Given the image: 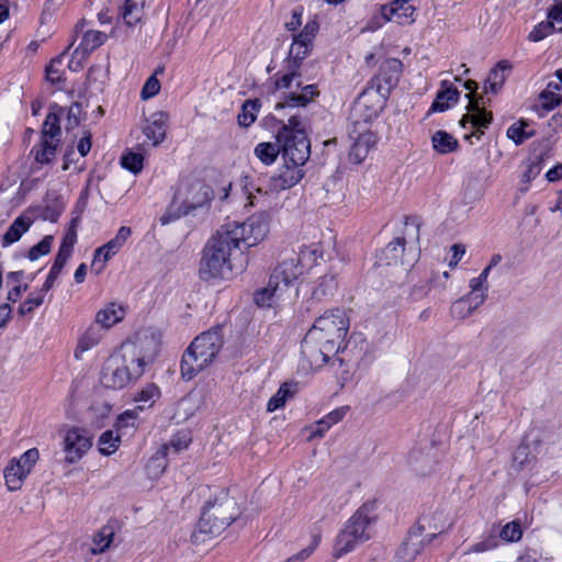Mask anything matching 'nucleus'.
<instances>
[{"mask_svg":"<svg viewBox=\"0 0 562 562\" xmlns=\"http://www.w3.org/2000/svg\"><path fill=\"white\" fill-rule=\"evenodd\" d=\"M446 519L443 513L435 510L431 513L423 514L416 525L413 527L415 532L420 533L427 539V542H431L437 535H439L445 528Z\"/></svg>","mask_w":562,"mask_h":562,"instance_id":"obj_19","label":"nucleus"},{"mask_svg":"<svg viewBox=\"0 0 562 562\" xmlns=\"http://www.w3.org/2000/svg\"><path fill=\"white\" fill-rule=\"evenodd\" d=\"M170 454V447H161L147 463V472L150 476H159L167 468L166 458Z\"/></svg>","mask_w":562,"mask_h":562,"instance_id":"obj_39","label":"nucleus"},{"mask_svg":"<svg viewBox=\"0 0 562 562\" xmlns=\"http://www.w3.org/2000/svg\"><path fill=\"white\" fill-rule=\"evenodd\" d=\"M237 517L236 503L225 496L214 502H209L202 510L192 538L194 541H205L201 535L215 537L221 535Z\"/></svg>","mask_w":562,"mask_h":562,"instance_id":"obj_7","label":"nucleus"},{"mask_svg":"<svg viewBox=\"0 0 562 562\" xmlns=\"http://www.w3.org/2000/svg\"><path fill=\"white\" fill-rule=\"evenodd\" d=\"M46 293L47 292H43L41 289L37 293L30 294V296L20 305L19 314L21 316L31 314L36 307L43 304Z\"/></svg>","mask_w":562,"mask_h":562,"instance_id":"obj_50","label":"nucleus"},{"mask_svg":"<svg viewBox=\"0 0 562 562\" xmlns=\"http://www.w3.org/2000/svg\"><path fill=\"white\" fill-rule=\"evenodd\" d=\"M235 235H229L223 225L204 247L200 263V277L203 280L228 279L233 273L232 258L241 254Z\"/></svg>","mask_w":562,"mask_h":562,"instance_id":"obj_4","label":"nucleus"},{"mask_svg":"<svg viewBox=\"0 0 562 562\" xmlns=\"http://www.w3.org/2000/svg\"><path fill=\"white\" fill-rule=\"evenodd\" d=\"M53 236H45L38 244L31 247L29 250V259L31 261L37 260L41 256L47 255L50 251Z\"/></svg>","mask_w":562,"mask_h":562,"instance_id":"obj_54","label":"nucleus"},{"mask_svg":"<svg viewBox=\"0 0 562 562\" xmlns=\"http://www.w3.org/2000/svg\"><path fill=\"white\" fill-rule=\"evenodd\" d=\"M159 389L155 384H148L137 392L134 398L136 402L148 403V406H151L155 398L159 396Z\"/></svg>","mask_w":562,"mask_h":562,"instance_id":"obj_56","label":"nucleus"},{"mask_svg":"<svg viewBox=\"0 0 562 562\" xmlns=\"http://www.w3.org/2000/svg\"><path fill=\"white\" fill-rule=\"evenodd\" d=\"M349 138L352 145L349 150V160L353 164H361L368 156L370 149L376 143V136L370 131L369 126L363 128H350Z\"/></svg>","mask_w":562,"mask_h":562,"instance_id":"obj_13","label":"nucleus"},{"mask_svg":"<svg viewBox=\"0 0 562 562\" xmlns=\"http://www.w3.org/2000/svg\"><path fill=\"white\" fill-rule=\"evenodd\" d=\"M40 458L36 448L29 449L20 458H13L3 470L9 491H19Z\"/></svg>","mask_w":562,"mask_h":562,"instance_id":"obj_12","label":"nucleus"},{"mask_svg":"<svg viewBox=\"0 0 562 562\" xmlns=\"http://www.w3.org/2000/svg\"><path fill=\"white\" fill-rule=\"evenodd\" d=\"M271 213L268 211L257 213L248 218L247 222H228L223 225L229 235H235L237 245H245L246 248L256 246L263 240L270 229Z\"/></svg>","mask_w":562,"mask_h":562,"instance_id":"obj_9","label":"nucleus"},{"mask_svg":"<svg viewBox=\"0 0 562 562\" xmlns=\"http://www.w3.org/2000/svg\"><path fill=\"white\" fill-rule=\"evenodd\" d=\"M349 329V321L340 308L325 312L315 322L308 330L314 337L319 338L321 342L326 344L329 349L340 350L345 337Z\"/></svg>","mask_w":562,"mask_h":562,"instance_id":"obj_8","label":"nucleus"},{"mask_svg":"<svg viewBox=\"0 0 562 562\" xmlns=\"http://www.w3.org/2000/svg\"><path fill=\"white\" fill-rule=\"evenodd\" d=\"M318 31H319L318 22L315 19L310 20L304 25L303 30L293 36V40L297 41L299 43H303V44L313 46V41H314L315 36L317 35Z\"/></svg>","mask_w":562,"mask_h":562,"instance_id":"obj_46","label":"nucleus"},{"mask_svg":"<svg viewBox=\"0 0 562 562\" xmlns=\"http://www.w3.org/2000/svg\"><path fill=\"white\" fill-rule=\"evenodd\" d=\"M450 313L454 318L464 319L473 313V307H471L469 299L462 297L452 303Z\"/></svg>","mask_w":562,"mask_h":562,"instance_id":"obj_51","label":"nucleus"},{"mask_svg":"<svg viewBox=\"0 0 562 562\" xmlns=\"http://www.w3.org/2000/svg\"><path fill=\"white\" fill-rule=\"evenodd\" d=\"M554 30L553 22L549 19L537 24L529 33L528 38L531 42H539L551 34Z\"/></svg>","mask_w":562,"mask_h":562,"instance_id":"obj_52","label":"nucleus"},{"mask_svg":"<svg viewBox=\"0 0 562 562\" xmlns=\"http://www.w3.org/2000/svg\"><path fill=\"white\" fill-rule=\"evenodd\" d=\"M379 101L373 102L368 97H360L350 111V128H363L368 126L380 114Z\"/></svg>","mask_w":562,"mask_h":562,"instance_id":"obj_14","label":"nucleus"},{"mask_svg":"<svg viewBox=\"0 0 562 562\" xmlns=\"http://www.w3.org/2000/svg\"><path fill=\"white\" fill-rule=\"evenodd\" d=\"M114 530L111 526H103L92 539L93 546L90 551L92 554L103 553L113 542Z\"/></svg>","mask_w":562,"mask_h":562,"instance_id":"obj_37","label":"nucleus"},{"mask_svg":"<svg viewBox=\"0 0 562 562\" xmlns=\"http://www.w3.org/2000/svg\"><path fill=\"white\" fill-rule=\"evenodd\" d=\"M431 143L434 149L441 155L456 151L459 146L458 140L446 131L435 132L431 136Z\"/></svg>","mask_w":562,"mask_h":562,"instance_id":"obj_31","label":"nucleus"},{"mask_svg":"<svg viewBox=\"0 0 562 562\" xmlns=\"http://www.w3.org/2000/svg\"><path fill=\"white\" fill-rule=\"evenodd\" d=\"M67 258H65L64 256H58L56 255L55 257V260H54V263L50 268V271L46 278V281L44 282L43 286H42V291L43 292H48L53 285H54V282L56 281V279L58 278V276L60 274L63 268L65 267L66 262H67Z\"/></svg>","mask_w":562,"mask_h":562,"instance_id":"obj_47","label":"nucleus"},{"mask_svg":"<svg viewBox=\"0 0 562 562\" xmlns=\"http://www.w3.org/2000/svg\"><path fill=\"white\" fill-rule=\"evenodd\" d=\"M402 68L403 64L397 58H389L381 64L379 74L373 79L379 93L389 92L397 85Z\"/></svg>","mask_w":562,"mask_h":562,"instance_id":"obj_17","label":"nucleus"},{"mask_svg":"<svg viewBox=\"0 0 562 562\" xmlns=\"http://www.w3.org/2000/svg\"><path fill=\"white\" fill-rule=\"evenodd\" d=\"M376 510V501H368L355 512L336 537L333 552L335 558L349 553L371 538L370 528L378 519Z\"/></svg>","mask_w":562,"mask_h":562,"instance_id":"obj_6","label":"nucleus"},{"mask_svg":"<svg viewBox=\"0 0 562 562\" xmlns=\"http://www.w3.org/2000/svg\"><path fill=\"white\" fill-rule=\"evenodd\" d=\"M166 122L167 115L162 112H156L150 116L143 128V133L146 136V142L143 143L144 146L148 143L156 147L164 142L167 131Z\"/></svg>","mask_w":562,"mask_h":562,"instance_id":"obj_22","label":"nucleus"},{"mask_svg":"<svg viewBox=\"0 0 562 562\" xmlns=\"http://www.w3.org/2000/svg\"><path fill=\"white\" fill-rule=\"evenodd\" d=\"M99 451L104 456L114 453L120 443V437L115 436L113 430L104 431L99 438Z\"/></svg>","mask_w":562,"mask_h":562,"instance_id":"obj_44","label":"nucleus"},{"mask_svg":"<svg viewBox=\"0 0 562 562\" xmlns=\"http://www.w3.org/2000/svg\"><path fill=\"white\" fill-rule=\"evenodd\" d=\"M60 64L61 60L58 57L53 59L50 64L46 67V79L53 85H57L65 81L63 71H60V69L57 67V65Z\"/></svg>","mask_w":562,"mask_h":562,"instance_id":"obj_57","label":"nucleus"},{"mask_svg":"<svg viewBox=\"0 0 562 562\" xmlns=\"http://www.w3.org/2000/svg\"><path fill=\"white\" fill-rule=\"evenodd\" d=\"M531 459L530 446L527 442V438H525L521 443L515 449L513 453V462L517 464L519 468L529 463Z\"/></svg>","mask_w":562,"mask_h":562,"instance_id":"obj_53","label":"nucleus"},{"mask_svg":"<svg viewBox=\"0 0 562 562\" xmlns=\"http://www.w3.org/2000/svg\"><path fill=\"white\" fill-rule=\"evenodd\" d=\"M420 459H423L420 453L414 452L411 454L409 462H411L414 471H416L417 473H419L422 475H425L431 470V464H430L429 460H427V462H426L427 464H425L424 460H420Z\"/></svg>","mask_w":562,"mask_h":562,"instance_id":"obj_61","label":"nucleus"},{"mask_svg":"<svg viewBox=\"0 0 562 562\" xmlns=\"http://www.w3.org/2000/svg\"><path fill=\"white\" fill-rule=\"evenodd\" d=\"M301 351L303 358L308 362L312 369L322 368L331 357H335L331 366L336 363H338L340 368L345 366V360L340 357H336L338 353L337 350L334 348L329 349L326 344L321 342L319 338L314 337V335L308 331L301 342Z\"/></svg>","mask_w":562,"mask_h":562,"instance_id":"obj_11","label":"nucleus"},{"mask_svg":"<svg viewBox=\"0 0 562 562\" xmlns=\"http://www.w3.org/2000/svg\"><path fill=\"white\" fill-rule=\"evenodd\" d=\"M296 391H297V383H295V382L283 383L280 386V389L278 390V392L269 400V402L267 404V411L274 412V411L281 408L285 404L288 397H292Z\"/></svg>","mask_w":562,"mask_h":562,"instance_id":"obj_33","label":"nucleus"},{"mask_svg":"<svg viewBox=\"0 0 562 562\" xmlns=\"http://www.w3.org/2000/svg\"><path fill=\"white\" fill-rule=\"evenodd\" d=\"M187 214L182 213V205L176 204L173 206L170 205V209L160 217V223L162 225H167L181 216H186Z\"/></svg>","mask_w":562,"mask_h":562,"instance_id":"obj_62","label":"nucleus"},{"mask_svg":"<svg viewBox=\"0 0 562 562\" xmlns=\"http://www.w3.org/2000/svg\"><path fill=\"white\" fill-rule=\"evenodd\" d=\"M101 337L102 334L100 329L95 326H90L78 342L77 349L75 351L76 357H79V352H85L97 346L100 342Z\"/></svg>","mask_w":562,"mask_h":562,"instance_id":"obj_41","label":"nucleus"},{"mask_svg":"<svg viewBox=\"0 0 562 562\" xmlns=\"http://www.w3.org/2000/svg\"><path fill=\"white\" fill-rule=\"evenodd\" d=\"M77 240V218H74L70 222V226L66 234L63 237V241L59 246L58 256H64L65 258H69L72 252L74 245Z\"/></svg>","mask_w":562,"mask_h":562,"instance_id":"obj_42","label":"nucleus"},{"mask_svg":"<svg viewBox=\"0 0 562 562\" xmlns=\"http://www.w3.org/2000/svg\"><path fill=\"white\" fill-rule=\"evenodd\" d=\"M41 134L42 139L50 140H54L56 136L60 135L59 115L57 113L50 111L46 115Z\"/></svg>","mask_w":562,"mask_h":562,"instance_id":"obj_43","label":"nucleus"},{"mask_svg":"<svg viewBox=\"0 0 562 562\" xmlns=\"http://www.w3.org/2000/svg\"><path fill=\"white\" fill-rule=\"evenodd\" d=\"M303 166L284 161L278 173L271 178V187L278 191L294 187L304 177Z\"/></svg>","mask_w":562,"mask_h":562,"instance_id":"obj_20","label":"nucleus"},{"mask_svg":"<svg viewBox=\"0 0 562 562\" xmlns=\"http://www.w3.org/2000/svg\"><path fill=\"white\" fill-rule=\"evenodd\" d=\"M316 252V249L304 247L300 252H292L284 257L272 270L267 286L255 292V303L258 306L271 307L274 303L297 296L299 289L294 285L303 272V261L306 257H314L313 260H315Z\"/></svg>","mask_w":562,"mask_h":562,"instance_id":"obj_2","label":"nucleus"},{"mask_svg":"<svg viewBox=\"0 0 562 562\" xmlns=\"http://www.w3.org/2000/svg\"><path fill=\"white\" fill-rule=\"evenodd\" d=\"M522 536L521 525L517 520L507 522L499 530L498 537L506 542H515L520 540Z\"/></svg>","mask_w":562,"mask_h":562,"instance_id":"obj_48","label":"nucleus"},{"mask_svg":"<svg viewBox=\"0 0 562 562\" xmlns=\"http://www.w3.org/2000/svg\"><path fill=\"white\" fill-rule=\"evenodd\" d=\"M279 154H281V146L278 142L276 144L262 142L255 148L256 157L265 165L273 164Z\"/></svg>","mask_w":562,"mask_h":562,"instance_id":"obj_38","label":"nucleus"},{"mask_svg":"<svg viewBox=\"0 0 562 562\" xmlns=\"http://www.w3.org/2000/svg\"><path fill=\"white\" fill-rule=\"evenodd\" d=\"M526 125L525 122H521L520 126H517L516 124L512 125L507 130V136L516 145L522 144L526 139L530 138V134H527V131H525L524 126Z\"/></svg>","mask_w":562,"mask_h":562,"instance_id":"obj_59","label":"nucleus"},{"mask_svg":"<svg viewBox=\"0 0 562 562\" xmlns=\"http://www.w3.org/2000/svg\"><path fill=\"white\" fill-rule=\"evenodd\" d=\"M512 69V65L507 60H501L497 65L490 71L487 79L484 83V92L485 93H497L505 80L507 75L505 71H509Z\"/></svg>","mask_w":562,"mask_h":562,"instance_id":"obj_26","label":"nucleus"},{"mask_svg":"<svg viewBox=\"0 0 562 562\" xmlns=\"http://www.w3.org/2000/svg\"><path fill=\"white\" fill-rule=\"evenodd\" d=\"M311 49L312 46L299 43L297 41L293 40V43L290 47L289 56L285 60L286 64L300 69L302 61L310 55Z\"/></svg>","mask_w":562,"mask_h":562,"instance_id":"obj_40","label":"nucleus"},{"mask_svg":"<svg viewBox=\"0 0 562 562\" xmlns=\"http://www.w3.org/2000/svg\"><path fill=\"white\" fill-rule=\"evenodd\" d=\"M106 40V34L100 31H87L83 34L80 45L75 49L72 58L86 59L94 49L100 47Z\"/></svg>","mask_w":562,"mask_h":562,"instance_id":"obj_25","label":"nucleus"},{"mask_svg":"<svg viewBox=\"0 0 562 562\" xmlns=\"http://www.w3.org/2000/svg\"><path fill=\"white\" fill-rule=\"evenodd\" d=\"M224 344L222 327L216 326L196 336L181 359V375L187 381L207 368L217 357Z\"/></svg>","mask_w":562,"mask_h":562,"instance_id":"obj_5","label":"nucleus"},{"mask_svg":"<svg viewBox=\"0 0 562 562\" xmlns=\"http://www.w3.org/2000/svg\"><path fill=\"white\" fill-rule=\"evenodd\" d=\"M338 286L336 276L329 271L318 277L312 283L310 304L326 301L334 295Z\"/></svg>","mask_w":562,"mask_h":562,"instance_id":"obj_21","label":"nucleus"},{"mask_svg":"<svg viewBox=\"0 0 562 562\" xmlns=\"http://www.w3.org/2000/svg\"><path fill=\"white\" fill-rule=\"evenodd\" d=\"M131 235V227L122 226L112 239H110L103 246L99 247V252H104V262L110 260L112 256L119 252V250L123 247Z\"/></svg>","mask_w":562,"mask_h":562,"instance_id":"obj_29","label":"nucleus"},{"mask_svg":"<svg viewBox=\"0 0 562 562\" xmlns=\"http://www.w3.org/2000/svg\"><path fill=\"white\" fill-rule=\"evenodd\" d=\"M144 0H125L122 18L128 26L136 25L143 16Z\"/></svg>","mask_w":562,"mask_h":562,"instance_id":"obj_36","label":"nucleus"},{"mask_svg":"<svg viewBox=\"0 0 562 562\" xmlns=\"http://www.w3.org/2000/svg\"><path fill=\"white\" fill-rule=\"evenodd\" d=\"M300 92L285 93L282 101L276 104L277 111L290 110L286 124L277 131V142L281 146L282 158L286 164L305 165L311 155V143L305 132V123L297 113H292L296 108H305L318 97L316 85L301 87Z\"/></svg>","mask_w":562,"mask_h":562,"instance_id":"obj_1","label":"nucleus"},{"mask_svg":"<svg viewBox=\"0 0 562 562\" xmlns=\"http://www.w3.org/2000/svg\"><path fill=\"white\" fill-rule=\"evenodd\" d=\"M447 81L442 82L443 89L437 92L436 99L434 100L430 112H443L450 108V103H456L459 99L460 92L458 89L452 87H446Z\"/></svg>","mask_w":562,"mask_h":562,"instance_id":"obj_30","label":"nucleus"},{"mask_svg":"<svg viewBox=\"0 0 562 562\" xmlns=\"http://www.w3.org/2000/svg\"><path fill=\"white\" fill-rule=\"evenodd\" d=\"M212 200V190L198 179H183L175 191L171 206L182 205V213L190 214Z\"/></svg>","mask_w":562,"mask_h":562,"instance_id":"obj_10","label":"nucleus"},{"mask_svg":"<svg viewBox=\"0 0 562 562\" xmlns=\"http://www.w3.org/2000/svg\"><path fill=\"white\" fill-rule=\"evenodd\" d=\"M57 143L50 139H40V143L32 148V154L38 164H49L56 155Z\"/></svg>","mask_w":562,"mask_h":562,"instance_id":"obj_34","label":"nucleus"},{"mask_svg":"<svg viewBox=\"0 0 562 562\" xmlns=\"http://www.w3.org/2000/svg\"><path fill=\"white\" fill-rule=\"evenodd\" d=\"M261 108L259 99L247 100L241 105V110L237 115V123L241 127L250 126L257 119V112Z\"/></svg>","mask_w":562,"mask_h":562,"instance_id":"obj_35","label":"nucleus"},{"mask_svg":"<svg viewBox=\"0 0 562 562\" xmlns=\"http://www.w3.org/2000/svg\"><path fill=\"white\" fill-rule=\"evenodd\" d=\"M286 72L283 75L276 74L274 75V89H289L292 87L293 81L299 78L301 75L299 72L300 69L294 68L293 66L286 64L285 66Z\"/></svg>","mask_w":562,"mask_h":562,"instance_id":"obj_45","label":"nucleus"},{"mask_svg":"<svg viewBox=\"0 0 562 562\" xmlns=\"http://www.w3.org/2000/svg\"><path fill=\"white\" fill-rule=\"evenodd\" d=\"M159 90H160V82L155 77V75H153L146 80V82L142 89V98L145 100L153 98L159 92Z\"/></svg>","mask_w":562,"mask_h":562,"instance_id":"obj_60","label":"nucleus"},{"mask_svg":"<svg viewBox=\"0 0 562 562\" xmlns=\"http://www.w3.org/2000/svg\"><path fill=\"white\" fill-rule=\"evenodd\" d=\"M144 340L125 341L105 361L101 382L105 387L123 389L139 379L151 357L144 352Z\"/></svg>","mask_w":562,"mask_h":562,"instance_id":"obj_3","label":"nucleus"},{"mask_svg":"<svg viewBox=\"0 0 562 562\" xmlns=\"http://www.w3.org/2000/svg\"><path fill=\"white\" fill-rule=\"evenodd\" d=\"M190 442L191 438L188 434H177L171 438L169 443L164 445L162 447H170V452L179 453L180 451L187 449Z\"/></svg>","mask_w":562,"mask_h":562,"instance_id":"obj_58","label":"nucleus"},{"mask_svg":"<svg viewBox=\"0 0 562 562\" xmlns=\"http://www.w3.org/2000/svg\"><path fill=\"white\" fill-rule=\"evenodd\" d=\"M429 542H427L425 537L418 532H415V530L412 528L408 532V537L397 550L396 557L402 562H411L424 550L425 546Z\"/></svg>","mask_w":562,"mask_h":562,"instance_id":"obj_23","label":"nucleus"},{"mask_svg":"<svg viewBox=\"0 0 562 562\" xmlns=\"http://www.w3.org/2000/svg\"><path fill=\"white\" fill-rule=\"evenodd\" d=\"M33 221L26 215L18 216L2 236V247H8L18 241L29 231Z\"/></svg>","mask_w":562,"mask_h":562,"instance_id":"obj_27","label":"nucleus"},{"mask_svg":"<svg viewBox=\"0 0 562 562\" xmlns=\"http://www.w3.org/2000/svg\"><path fill=\"white\" fill-rule=\"evenodd\" d=\"M488 273H490V268H485L477 278L471 280L470 286L473 292H479V291L486 292L487 291L486 280H487Z\"/></svg>","mask_w":562,"mask_h":562,"instance_id":"obj_63","label":"nucleus"},{"mask_svg":"<svg viewBox=\"0 0 562 562\" xmlns=\"http://www.w3.org/2000/svg\"><path fill=\"white\" fill-rule=\"evenodd\" d=\"M468 110L472 113H467L462 116L460 124L463 128L467 127V124H471L472 127L475 128L470 135H465L467 139H470L472 136L477 139L483 135V131L481 128H486L492 122V113L486 112L481 109L480 100H471L469 101Z\"/></svg>","mask_w":562,"mask_h":562,"instance_id":"obj_16","label":"nucleus"},{"mask_svg":"<svg viewBox=\"0 0 562 562\" xmlns=\"http://www.w3.org/2000/svg\"><path fill=\"white\" fill-rule=\"evenodd\" d=\"M542 157L536 156L533 159L526 161V170L522 173V181L529 183L533 180L541 171Z\"/></svg>","mask_w":562,"mask_h":562,"instance_id":"obj_55","label":"nucleus"},{"mask_svg":"<svg viewBox=\"0 0 562 562\" xmlns=\"http://www.w3.org/2000/svg\"><path fill=\"white\" fill-rule=\"evenodd\" d=\"M80 111H81V105L80 103L78 102H74L69 110H68V115H67V130L68 128H74L76 126L79 125V114H80Z\"/></svg>","mask_w":562,"mask_h":562,"instance_id":"obj_64","label":"nucleus"},{"mask_svg":"<svg viewBox=\"0 0 562 562\" xmlns=\"http://www.w3.org/2000/svg\"><path fill=\"white\" fill-rule=\"evenodd\" d=\"M64 443L65 460L68 463H75L80 460L91 447V440L86 435V431L75 427L67 431Z\"/></svg>","mask_w":562,"mask_h":562,"instance_id":"obj_15","label":"nucleus"},{"mask_svg":"<svg viewBox=\"0 0 562 562\" xmlns=\"http://www.w3.org/2000/svg\"><path fill=\"white\" fill-rule=\"evenodd\" d=\"M415 7L409 4V0H393L389 4L381 5L382 20H394L398 24L413 23L415 21Z\"/></svg>","mask_w":562,"mask_h":562,"instance_id":"obj_18","label":"nucleus"},{"mask_svg":"<svg viewBox=\"0 0 562 562\" xmlns=\"http://www.w3.org/2000/svg\"><path fill=\"white\" fill-rule=\"evenodd\" d=\"M143 162L144 156L140 153L128 151L121 158L122 166L133 173H138L142 171L144 167Z\"/></svg>","mask_w":562,"mask_h":562,"instance_id":"obj_49","label":"nucleus"},{"mask_svg":"<svg viewBox=\"0 0 562 562\" xmlns=\"http://www.w3.org/2000/svg\"><path fill=\"white\" fill-rule=\"evenodd\" d=\"M406 240L404 237H396L382 249L379 260L386 266L404 265Z\"/></svg>","mask_w":562,"mask_h":562,"instance_id":"obj_24","label":"nucleus"},{"mask_svg":"<svg viewBox=\"0 0 562 562\" xmlns=\"http://www.w3.org/2000/svg\"><path fill=\"white\" fill-rule=\"evenodd\" d=\"M562 87L558 82H549L547 88L540 93L541 106L550 111L558 106L562 101Z\"/></svg>","mask_w":562,"mask_h":562,"instance_id":"obj_32","label":"nucleus"},{"mask_svg":"<svg viewBox=\"0 0 562 562\" xmlns=\"http://www.w3.org/2000/svg\"><path fill=\"white\" fill-rule=\"evenodd\" d=\"M125 311L123 306L112 302L109 303L103 310H100L95 315V323L102 328H110L124 318Z\"/></svg>","mask_w":562,"mask_h":562,"instance_id":"obj_28","label":"nucleus"}]
</instances>
